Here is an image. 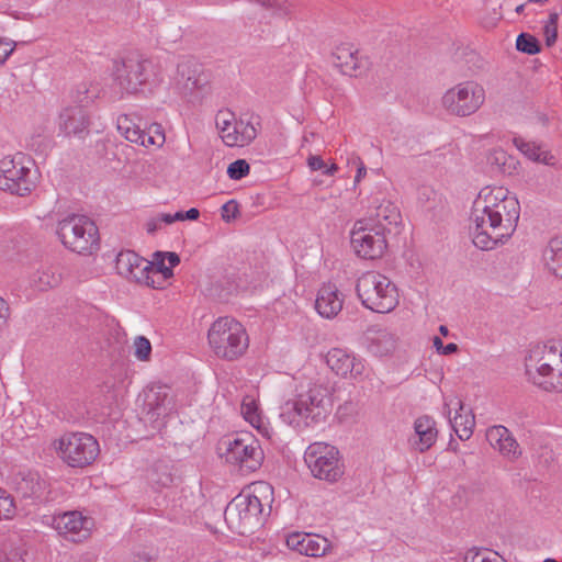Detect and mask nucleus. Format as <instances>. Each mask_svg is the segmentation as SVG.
<instances>
[{
	"label": "nucleus",
	"mask_w": 562,
	"mask_h": 562,
	"mask_svg": "<svg viewBox=\"0 0 562 562\" xmlns=\"http://www.w3.org/2000/svg\"><path fill=\"white\" fill-rule=\"evenodd\" d=\"M438 429L432 417L424 415L414 422V436L409 438V445L418 452H426L436 442Z\"/></svg>",
	"instance_id": "nucleus-22"
},
{
	"label": "nucleus",
	"mask_w": 562,
	"mask_h": 562,
	"mask_svg": "<svg viewBox=\"0 0 562 562\" xmlns=\"http://www.w3.org/2000/svg\"><path fill=\"white\" fill-rule=\"evenodd\" d=\"M114 79L122 90L136 93L156 80L155 66L148 59L126 58L115 65Z\"/></svg>",
	"instance_id": "nucleus-12"
},
{
	"label": "nucleus",
	"mask_w": 562,
	"mask_h": 562,
	"mask_svg": "<svg viewBox=\"0 0 562 562\" xmlns=\"http://www.w3.org/2000/svg\"><path fill=\"white\" fill-rule=\"evenodd\" d=\"M364 340L368 350L374 356H386L395 348V339L386 329H369Z\"/></svg>",
	"instance_id": "nucleus-27"
},
{
	"label": "nucleus",
	"mask_w": 562,
	"mask_h": 562,
	"mask_svg": "<svg viewBox=\"0 0 562 562\" xmlns=\"http://www.w3.org/2000/svg\"><path fill=\"white\" fill-rule=\"evenodd\" d=\"M439 333L442 335V336H447L449 334V329L446 325H440L439 326Z\"/></svg>",
	"instance_id": "nucleus-63"
},
{
	"label": "nucleus",
	"mask_w": 562,
	"mask_h": 562,
	"mask_svg": "<svg viewBox=\"0 0 562 562\" xmlns=\"http://www.w3.org/2000/svg\"><path fill=\"white\" fill-rule=\"evenodd\" d=\"M304 460L316 479L333 483L344 475L339 451L334 446L323 442L312 443L305 451Z\"/></svg>",
	"instance_id": "nucleus-8"
},
{
	"label": "nucleus",
	"mask_w": 562,
	"mask_h": 562,
	"mask_svg": "<svg viewBox=\"0 0 562 562\" xmlns=\"http://www.w3.org/2000/svg\"><path fill=\"white\" fill-rule=\"evenodd\" d=\"M262 510L258 496L241 492L227 504L224 519L233 532L244 536L261 524Z\"/></svg>",
	"instance_id": "nucleus-7"
},
{
	"label": "nucleus",
	"mask_w": 562,
	"mask_h": 562,
	"mask_svg": "<svg viewBox=\"0 0 562 562\" xmlns=\"http://www.w3.org/2000/svg\"><path fill=\"white\" fill-rule=\"evenodd\" d=\"M165 143V134L159 124H154L146 131L145 146L156 145L161 146Z\"/></svg>",
	"instance_id": "nucleus-44"
},
{
	"label": "nucleus",
	"mask_w": 562,
	"mask_h": 562,
	"mask_svg": "<svg viewBox=\"0 0 562 562\" xmlns=\"http://www.w3.org/2000/svg\"><path fill=\"white\" fill-rule=\"evenodd\" d=\"M14 515V502L11 495L7 494L3 490V495H0V520L12 518Z\"/></svg>",
	"instance_id": "nucleus-45"
},
{
	"label": "nucleus",
	"mask_w": 562,
	"mask_h": 562,
	"mask_svg": "<svg viewBox=\"0 0 562 562\" xmlns=\"http://www.w3.org/2000/svg\"><path fill=\"white\" fill-rule=\"evenodd\" d=\"M225 447V460L238 465L241 471L254 472L263 461V450L250 434L227 437L222 442Z\"/></svg>",
	"instance_id": "nucleus-10"
},
{
	"label": "nucleus",
	"mask_w": 562,
	"mask_h": 562,
	"mask_svg": "<svg viewBox=\"0 0 562 562\" xmlns=\"http://www.w3.org/2000/svg\"><path fill=\"white\" fill-rule=\"evenodd\" d=\"M356 292L362 305L375 313H390L398 304V291L387 277L369 271L357 281Z\"/></svg>",
	"instance_id": "nucleus-5"
},
{
	"label": "nucleus",
	"mask_w": 562,
	"mask_h": 562,
	"mask_svg": "<svg viewBox=\"0 0 562 562\" xmlns=\"http://www.w3.org/2000/svg\"><path fill=\"white\" fill-rule=\"evenodd\" d=\"M528 380L547 392L562 393V344L550 340L530 348L525 359Z\"/></svg>",
	"instance_id": "nucleus-2"
},
{
	"label": "nucleus",
	"mask_w": 562,
	"mask_h": 562,
	"mask_svg": "<svg viewBox=\"0 0 562 562\" xmlns=\"http://www.w3.org/2000/svg\"><path fill=\"white\" fill-rule=\"evenodd\" d=\"M134 356L139 361H148L151 355V344L145 336H137L134 340Z\"/></svg>",
	"instance_id": "nucleus-42"
},
{
	"label": "nucleus",
	"mask_w": 562,
	"mask_h": 562,
	"mask_svg": "<svg viewBox=\"0 0 562 562\" xmlns=\"http://www.w3.org/2000/svg\"><path fill=\"white\" fill-rule=\"evenodd\" d=\"M210 347L217 358L234 361L245 355L249 337L241 323L232 317H220L207 333Z\"/></svg>",
	"instance_id": "nucleus-4"
},
{
	"label": "nucleus",
	"mask_w": 562,
	"mask_h": 562,
	"mask_svg": "<svg viewBox=\"0 0 562 562\" xmlns=\"http://www.w3.org/2000/svg\"><path fill=\"white\" fill-rule=\"evenodd\" d=\"M558 20H559V14L557 12H552V13H550L549 20L547 23L558 26Z\"/></svg>",
	"instance_id": "nucleus-61"
},
{
	"label": "nucleus",
	"mask_w": 562,
	"mask_h": 562,
	"mask_svg": "<svg viewBox=\"0 0 562 562\" xmlns=\"http://www.w3.org/2000/svg\"><path fill=\"white\" fill-rule=\"evenodd\" d=\"M239 215V204L236 200H229L222 206V218L226 223H231Z\"/></svg>",
	"instance_id": "nucleus-46"
},
{
	"label": "nucleus",
	"mask_w": 562,
	"mask_h": 562,
	"mask_svg": "<svg viewBox=\"0 0 562 562\" xmlns=\"http://www.w3.org/2000/svg\"><path fill=\"white\" fill-rule=\"evenodd\" d=\"M157 217H158L160 223H165V224H172L173 223L172 214H160Z\"/></svg>",
	"instance_id": "nucleus-59"
},
{
	"label": "nucleus",
	"mask_w": 562,
	"mask_h": 562,
	"mask_svg": "<svg viewBox=\"0 0 562 562\" xmlns=\"http://www.w3.org/2000/svg\"><path fill=\"white\" fill-rule=\"evenodd\" d=\"M227 115L229 117H224L222 112H220L216 116V126L220 130L223 142L227 146H237L236 120L233 113H227Z\"/></svg>",
	"instance_id": "nucleus-36"
},
{
	"label": "nucleus",
	"mask_w": 562,
	"mask_h": 562,
	"mask_svg": "<svg viewBox=\"0 0 562 562\" xmlns=\"http://www.w3.org/2000/svg\"><path fill=\"white\" fill-rule=\"evenodd\" d=\"M227 176L232 180H240L250 172V166L245 159H237L228 165Z\"/></svg>",
	"instance_id": "nucleus-41"
},
{
	"label": "nucleus",
	"mask_w": 562,
	"mask_h": 562,
	"mask_svg": "<svg viewBox=\"0 0 562 562\" xmlns=\"http://www.w3.org/2000/svg\"><path fill=\"white\" fill-rule=\"evenodd\" d=\"M353 356L341 348H333L326 356L328 367L338 375L346 378Z\"/></svg>",
	"instance_id": "nucleus-34"
},
{
	"label": "nucleus",
	"mask_w": 562,
	"mask_h": 562,
	"mask_svg": "<svg viewBox=\"0 0 562 562\" xmlns=\"http://www.w3.org/2000/svg\"><path fill=\"white\" fill-rule=\"evenodd\" d=\"M333 64L344 75L361 76L368 69V60L359 57L358 49L351 44H340L333 52Z\"/></svg>",
	"instance_id": "nucleus-19"
},
{
	"label": "nucleus",
	"mask_w": 562,
	"mask_h": 562,
	"mask_svg": "<svg viewBox=\"0 0 562 562\" xmlns=\"http://www.w3.org/2000/svg\"><path fill=\"white\" fill-rule=\"evenodd\" d=\"M166 255L162 251L154 254V261H150L151 268H148L147 286L153 289H164L168 279L173 276L170 267L166 266Z\"/></svg>",
	"instance_id": "nucleus-29"
},
{
	"label": "nucleus",
	"mask_w": 562,
	"mask_h": 562,
	"mask_svg": "<svg viewBox=\"0 0 562 562\" xmlns=\"http://www.w3.org/2000/svg\"><path fill=\"white\" fill-rule=\"evenodd\" d=\"M543 259L549 271L562 278V236L549 240L543 250Z\"/></svg>",
	"instance_id": "nucleus-30"
},
{
	"label": "nucleus",
	"mask_w": 562,
	"mask_h": 562,
	"mask_svg": "<svg viewBox=\"0 0 562 562\" xmlns=\"http://www.w3.org/2000/svg\"><path fill=\"white\" fill-rule=\"evenodd\" d=\"M89 114L82 105L66 106L58 116L59 132L65 136L83 138L89 134Z\"/></svg>",
	"instance_id": "nucleus-18"
},
{
	"label": "nucleus",
	"mask_w": 562,
	"mask_h": 562,
	"mask_svg": "<svg viewBox=\"0 0 562 562\" xmlns=\"http://www.w3.org/2000/svg\"><path fill=\"white\" fill-rule=\"evenodd\" d=\"M327 390L313 385L300 393L295 400H289L280 406V418L288 425L299 427L324 422L329 413Z\"/></svg>",
	"instance_id": "nucleus-3"
},
{
	"label": "nucleus",
	"mask_w": 562,
	"mask_h": 562,
	"mask_svg": "<svg viewBox=\"0 0 562 562\" xmlns=\"http://www.w3.org/2000/svg\"><path fill=\"white\" fill-rule=\"evenodd\" d=\"M99 89L97 86H92L87 82L79 83L72 92V100L86 108L94 98L98 97Z\"/></svg>",
	"instance_id": "nucleus-37"
},
{
	"label": "nucleus",
	"mask_w": 562,
	"mask_h": 562,
	"mask_svg": "<svg viewBox=\"0 0 562 562\" xmlns=\"http://www.w3.org/2000/svg\"><path fill=\"white\" fill-rule=\"evenodd\" d=\"M514 145L520 150L526 157L531 160L539 161L541 158L540 146L533 142H528L522 137H514Z\"/></svg>",
	"instance_id": "nucleus-39"
},
{
	"label": "nucleus",
	"mask_w": 562,
	"mask_h": 562,
	"mask_svg": "<svg viewBox=\"0 0 562 562\" xmlns=\"http://www.w3.org/2000/svg\"><path fill=\"white\" fill-rule=\"evenodd\" d=\"M61 281V273L56 266H49L38 270L33 278L34 285L40 291H45L57 286Z\"/></svg>",
	"instance_id": "nucleus-35"
},
{
	"label": "nucleus",
	"mask_w": 562,
	"mask_h": 562,
	"mask_svg": "<svg viewBox=\"0 0 562 562\" xmlns=\"http://www.w3.org/2000/svg\"><path fill=\"white\" fill-rule=\"evenodd\" d=\"M516 48L521 53L535 55L541 50V45L533 35L521 33L516 40Z\"/></svg>",
	"instance_id": "nucleus-38"
},
{
	"label": "nucleus",
	"mask_w": 562,
	"mask_h": 562,
	"mask_svg": "<svg viewBox=\"0 0 562 562\" xmlns=\"http://www.w3.org/2000/svg\"><path fill=\"white\" fill-rule=\"evenodd\" d=\"M59 450L68 465L83 468L98 457L99 443L89 434H69L59 440Z\"/></svg>",
	"instance_id": "nucleus-13"
},
{
	"label": "nucleus",
	"mask_w": 562,
	"mask_h": 562,
	"mask_svg": "<svg viewBox=\"0 0 562 562\" xmlns=\"http://www.w3.org/2000/svg\"><path fill=\"white\" fill-rule=\"evenodd\" d=\"M9 317V305L0 297V329L5 326Z\"/></svg>",
	"instance_id": "nucleus-54"
},
{
	"label": "nucleus",
	"mask_w": 562,
	"mask_h": 562,
	"mask_svg": "<svg viewBox=\"0 0 562 562\" xmlns=\"http://www.w3.org/2000/svg\"><path fill=\"white\" fill-rule=\"evenodd\" d=\"M362 220L391 234L393 228H397L402 223V215L397 205L389 200H383L374 207V212L368 218Z\"/></svg>",
	"instance_id": "nucleus-24"
},
{
	"label": "nucleus",
	"mask_w": 562,
	"mask_h": 562,
	"mask_svg": "<svg viewBox=\"0 0 562 562\" xmlns=\"http://www.w3.org/2000/svg\"><path fill=\"white\" fill-rule=\"evenodd\" d=\"M15 492L25 499L33 503L47 501L48 482L38 472L32 470L19 471L14 477Z\"/></svg>",
	"instance_id": "nucleus-16"
},
{
	"label": "nucleus",
	"mask_w": 562,
	"mask_h": 562,
	"mask_svg": "<svg viewBox=\"0 0 562 562\" xmlns=\"http://www.w3.org/2000/svg\"><path fill=\"white\" fill-rule=\"evenodd\" d=\"M359 160V167L357 169V175L355 177V183L360 182V180L367 175V168L364 164L360 160V158H357Z\"/></svg>",
	"instance_id": "nucleus-57"
},
{
	"label": "nucleus",
	"mask_w": 562,
	"mask_h": 562,
	"mask_svg": "<svg viewBox=\"0 0 562 562\" xmlns=\"http://www.w3.org/2000/svg\"><path fill=\"white\" fill-rule=\"evenodd\" d=\"M183 213L184 212H182V211H179V212L175 213L172 215L173 222H176V221H184Z\"/></svg>",
	"instance_id": "nucleus-62"
},
{
	"label": "nucleus",
	"mask_w": 562,
	"mask_h": 562,
	"mask_svg": "<svg viewBox=\"0 0 562 562\" xmlns=\"http://www.w3.org/2000/svg\"><path fill=\"white\" fill-rule=\"evenodd\" d=\"M307 165L312 170H324L326 167V162L322 159L321 156H310L307 158Z\"/></svg>",
	"instance_id": "nucleus-53"
},
{
	"label": "nucleus",
	"mask_w": 562,
	"mask_h": 562,
	"mask_svg": "<svg viewBox=\"0 0 562 562\" xmlns=\"http://www.w3.org/2000/svg\"><path fill=\"white\" fill-rule=\"evenodd\" d=\"M286 546L307 557H322L329 550V542L326 538L312 533L295 532L286 538Z\"/></svg>",
	"instance_id": "nucleus-21"
},
{
	"label": "nucleus",
	"mask_w": 562,
	"mask_h": 562,
	"mask_svg": "<svg viewBox=\"0 0 562 562\" xmlns=\"http://www.w3.org/2000/svg\"><path fill=\"white\" fill-rule=\"evenodd\" d=\"M160 227V222L158 217L150 218L146 223V231L148 234H154Z\"/></svg>",
	"instance_id": "nucleus-55"
},
{
	"label": "nucleus",
	"mask_w": 562,
	"mask_h": 562,
	"mask_svg": "<svg viewBox=\"0 0 562 562\" xmlns=\"http://www.w3.org/2000/svg\"><path fill=\"white\" fill-rule=\"evenodd\" d=\"M506 160H507V155L503 150H494L488 156L490 165L491 166H496L497 170L501 171V172H506L507 171Z\"/></svg>",
	"instance_id": "nucleus-47"
},
{
	"label": "nucleus",
	"mask_w": 562,
	"mask_h": 562,
	"mask_svg": "<svg viewBox=\"0 0 562 562\" xmlns=\"http://www.w3.org/2000/svg\"><path fill=\"white\" fill-rule=\"evenodd\" d=\"M21 159L3 158L0 161V189L25 196L31 193L34 182L30 179V168L25 167Z\"/></svg>",
	"instance_id": "nucleus-14"
},
{
	"label": "nucleus",
	"mask_w": 562,
	"mask_h": 562,
	"mask_svg": "<svg viewBox=\"0 0 562 562\" xmlns=\"http://www.w3.org/2000/svg\"><path fill=\"white\" fill-rule=\"evenodd\" d=\"M464 61L473 75L484 70L487 65L485 59L474 50H470L464 54Z\"/></svg>",
	"instance_id": "nucleus-43"
},
{
	"label": "nucleus",
	"mask_w": 562,
	"mask_h": 562,
	"mask_svg": "<svg viewBox=\"0 0 562 562\" xmlns=\"http://www.w3.org/2000/svg\"><path fill=\"white\" fill-rule=\"evenodd\" d=\"M520 205L503 187L482 189L473 203L470 226L473 244L482 249H493L507 240L516 231Z\"/></svg>",
	"instance_id": "nucleus-1"
},
{
	"label": "nucleus",
	"mask_w": 562,
	"mask_h": 562,
	"mask_svg": "<svg viewBox=\"0 0 562 562\" xmlns=\"http://www.w3.org/2000/svg\"><path fill=\"white\" fill-rule=\"evenodd\" d=\"M52 526L60 536L72 542H81L90 536V519L76 510L54 515Z\"/></svg>",
	"instance_id": "nucleus-15"
},
{
	"label": "nucleus",
	"mask_w": 562,
	"mask_h": 562,
	"mask_svg": "<svg viewBox=\"0 0 562 562\" xmlns=\"http://www.w3.org/2000/svg\"><path fill=\"white\" fill-rule=\"evenodd\" d=\"M366 372H367L366 362L362 359L356 358L353 356V361H351L348 374L353 379H360L363 375H366Z\"/></svg>",
	"instance_id": "nucleus-48"
},
{
	"label": "nucleus",
	"mask_w": 562,
	"mask_h": 562,
	"mask_svg": "<svg viewBox=\"0 0 562 562\" xmlns=\"http://www.w3.org/2000/svg\"><path fill=\"white\" fill-rule=\"evenodd\" d=\"M338 170V167L336 164H333L331 166H327L324 168L323 173L326 176H333Z\"/></svg>",
	"instance_id": "nucleus-60"
},
{
	"label": "nucleus",
	"mask_w": 562,
	"mask_h": 562,
	"mask_svg": "<svg viewBox=\"0 0 562 562\" xmlns=\"http://www.w3.org/2000/svg\"><path fill=\"white\" fill-rule=\"evenodd\" d=\"M14 50V45L12 42H8L0 38V65L4 64L8 57Z\"/></svg>",
	"instance_id": "nucleus-50"
},
{
	"label": "nucleus",
	"mask_w": 562,
	"mask_h": 562,
	"mask_svg": "<svg viewBox=\"0 0 562 562\" xmlns=\"http://www.w3.org/2000/svg\"><path fill=\"white\" fill-rule=\"evenodd\" d=\"M432 341L437 351L445 356L456 353L459 349L458 345L454 342L443 345L442 340L438 336H435Z\"/></svg>",
	"instance_id": "nucleus-49"
},
{
	"label": "nucleus",
	"mask_w": 562,
	"mask_h": 562,
	"mask_svg": "<svg viewBox=\"0 0 562 562\" xmlns=\"http://www.w3.org/2000/svg\"><path fill=\"white\" fill-rule=\"evenodd\" d=\"M148 480L155 488H165L180 482L181 475L171 460L160 459L149 470Z\"/></svg>",
	"instance_id": "nucleus-25"
},
{
	"label": "nucleus",
	"mask_w": 562,
	"mask_h": 562,
	"mask_svg": "<svg viewBox=\"0 0 562 562\" xmlns=\"http://www.w3.org/2000/svg\"><path fill=\"white\" fill-rule=\"evenodd\" d=\"M184 220L196 221L200 216V211L195 207H191L190 210L183 213Z\"/></svg>",
	"instance_id": "nucleus-58"
},
{
	"label": "nucleus",
	"mask_w": 562,
	"mask_h": 562,
	"mask_svg": "<svg viewBox=\"0 0 562 562\" xmlns=\"http://www.w3.org/2000/svg\"><path fill=\"white\" fill-rule=\"evenodd\" d=\"M547 46H552L558 37V26L546 24L543 29Z\"/></svg>",
	"instance_id": "nucleus-51"
},
{
	"label": "nucleus",
	"mask_w": 562,
	"mask_h": 562,
	"mask_svg": "<svg viewBox=\"0 0 562 562\" xmlns=\"http://www.w3.org/2000/svg\"><path fill=\"white\" fill-rule=\"evenodd\" d=\"M525 4H520L516 8V12L519 14L524 11Z\"/></svg>",
	"instance_id": "nucleus-64"
},
{
	"label": "nucleus",
	"mask_w": 562,
	"mask_h": 562,
	"mask_svg": "<svg viewBox=\"0 0 562 562\" xmlns=\"http://www.w3.org/2000/svg\"><path fill=\"white\" fill-rule=\"evenodd\" d=\"M387 233L368 221L358 220L350 232V244L357 257L366 260L379 259L387 247Z\"/></svg>",
	"instance_id": "nucleus-9"
},
{
	"label": "nucleus",
	"mask_w": 562,
	"mask_h": 562,
	"mask_svg": "<svg viewBox=\"0 0 562 562\" xmlns=\"http://www.w3.org/2000/svg\"><path fill=\"white\" fill-rule=\"evenodd\" d=\"M342 304V294L335 284H323L318 290L315 308L322 317L334 318L341 311Z\"/></svg>",
	"instance_id": "nucleus-23"
},
{
	"label": "nucleus",
	"mask_w": 562,
	"mask_h": 562,
	"mask_svg": "<svg viewBox=\"0 0 562 562\" xmlns=\"http://www.w3.org/2000/svg\"><path fill=\"white\" fill-rule=\"evenodd\" d=\"M166 260L169 262V267L172 269L173 267L180 263V257L176 252H165Z\"/></svg>",
	"instance_id": "nucleus-56"
},
{
	"label": "nucleus",
	"mask_w": 562,
	"mask_h": 562,
	"mask_svg": "<svg viewBox=\"0 0 562 562\" xmlns=\"http://www.w3.org/2000/svg\"><path fill=\"white\" fill-rule=\"evenodd\" d=\"M241 411L245 415V418L249 420L250 423H254V420L258 417L257 415V407L255 403H246L243 402L241 404Z\"/></svg>",
	"instance_id": "nucleus-52"
},
{
	"label": "nucleus",
	"mask_w": 562,
	"mask_h": 562,
	"mask_svg": "<svg viewBox=\"0 0 562 562\" xmlns=\"http://www.w3.org/2000/svg\"><path fill=\"white\" fill-rule=\"evenodd\" d=\"M485 101L484 88L474 81H465L446 91L443 108L453 115L469 116L475 113Z\"/></svg>",
	"instance_id": "nucleus-11"
},
{
	"label": "nucleus",
	"mask_w": 562,
	"mask_h": 562,
	"mask_svg": "<svg viewBox=\"0 0 562 562\" xmlns=\"http://www.w3.org/2000/svg\"><path fill=\"white\" fill-rule=\"evenodd\" d=\"M456 405L459 406V409L456 411L453 417L450 416L451 412L449 411V422L457 436L461 440H468L472 436L475 426L474 415L460 400H457Z\"/></svg>",
	"instance_id": "nucleus-28"
},
{
	"label": "nucleus",
	"mask_w": 562,
	"mask_h": 562,
	"mask_svg": "<svg viewBox=\"0 0 562 562\" xmlns=\"http://www.w3.org/2000/svg\"><path fill=\"white\" fill-rule=\"evenodd\" d=\"M148 268H151L150 261L133 250H122L116 256L115 269L120 276L127 280L147 285Z\"/></svg>",
	"instance_id": "nucleus-17"
},
{
	"label": "nucleus",
	"mask_w": 562,
	"mask_h": 562,
	"mask_svg": "<svg viewBox=\"0 0 562 562\" xmlns=\"http://www.w3.org/2000/svg\"><path fill=\"white\" fill-rule=\"evenodd\" d=\"M178 82L181 83L187 91H193L202 88L204 81L200 70L195 64L182 63L178 65Z\"/></svg>",
	"instance_id": "nucleus-33"
},
{
	"label": "nucleus",
	"mask_w": 562,
	"mask_h": 562,
	"mask_svg": "<svg viewBox=\"0 0 562 562\" xmlns=\"http://www.w3.org/2000/svg\"><path fill=\"white\" fill-rule=\"evenodd\" d=\"M172 401L166 386L151 387L145 397L146 419L155 424L154 428L159 429L162 425L161 418L167 416L172 408Z\"/></svg>",
	"instance_id": "nucleus-20"
},
{
	"label": "nucleus",
	"mask_w": 562,
	"mask_h": 562,
	"mask_svg": "<svg viewBox=\"0 0 562 562\" xmlns=\"http://www.w3.org/2000/svg\"><path fill=\"white\" fill-rule=\"evenodd\" d=\"M486 439L494 448L509 459H515L520 454L516 439L504 426H494L486 432Z\"/></svg>",
	"instance_id": "nucleus-26"
},
{
	"label": "nucleus",
	"mask_w": 562,
	"mask_h": 562,
	"mask_svg": "<svg viewBox=\"0 0 562 562\" xmlns=\"http://www.w3.org/2000/svg\"><path fill=\"white\" fill-rule=\"evenodd\" d=\"M117 130L128 142L145 146L146 131L140 128L130 115L123 114L117 117Z\"/></svg>",
	"instance_id": "nucleus-32"
},
{
	"label": "nucleus",
	"mask_w": 562,
	"mask_h": 562,
	"mask_svg": "<svg viewBox=\"0 0 562 562\" xmlns=\"http://www.w3.org/2000/svg\"><path fill=\"white\" fill-rule=\"evenodd\" d=\"M260 117L257 115L241 116L236 120L237 146H245L257 137V126L260 125Z\"/></svg>",
	"instance_id": "nucleus-31"
},
{
	"label": "nucleus",
	"mask_w": 562,
	"mask_h": 562,
	"mask_svg": "<svg viewBox=\"0 0 562 562\" xmlns=\"http://www.w3.org/2000/svg\"><path fill=\"white\" fill-rule=\"evenodd\" d=\"M464 562H506L498 553L472 549L464 555Z\"/></svg>",
	"instance_id": "nucleus-40"
},
{
	"label": "nucleus",
	"mask_w": 562,
	"mask_h": 562,
	"mask_svg": "<svg viewBox=\"0 0 562 562\" xmlns=\"http://www.w3.org/2000/svg\"><path fill=\"white\" fill-rule=\"evenodd\" d=\"M57 236L63 245L78 254H89L99 249V229L88 216L71 213L57 224Z\"/></svg>",
	"instance_id": "nucleus-6"
}]
</instances>
